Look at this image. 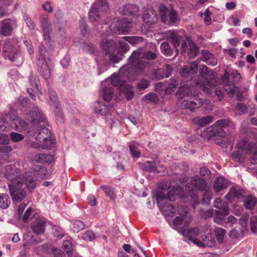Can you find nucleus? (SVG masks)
Segmentation results:
<instances>
[{"mask_svg": "<svg viewBox=\"0 0 257 257\" xmlns=\"http://www.w3.org/2000/svg\"><path fill=\"white\" fill-rule=\"evenodd\" d=\"M20 172V170L16 167V164H11L6 166L4 175L8 180L10 181V183L23 180L29 191H32L36 186L35 178L26 173L21 176Z\"/></svg>", "mask_w": 257, "mask_h": 257, "instance_id": "f257e3e1", "label": "nucleus"}, {"mask_svg": "<svg viewBox=\"0 0 257 257\" xmlns=\"http://www.w3.org/2000/svg\"><path fill=\"white\" fill-rule=\"evenodd\" d=\"M175 191L170 187L159 188L156 195L157 204L160 210L166 216H169L176 211V208L168 201L174 202Z\"/></svg>", "mask_w": 257, "mask_h": 257, "instance_id": "f03ea898", "label": "nucleus"}, {"mask_svg": "<svg viewBox=\"0 0 257 257\" xmlns=\"http://www.w3.org/2000/svg\"><path fill=\"white\" fill-rule=\"evenodd\" d=\"M157 57V54L151 51H145L139 48L134 51L129 58L130 69L135 73L142 72L148 64L144 60H152Z\"/></svg>", "mask_w": 257, "mask_h": 257, "instance_id": "7ed1b4c3", "label": "nucleus"}, {"mask_svg": "<svg viewBox=\"0 0 257 257\" xmlns=\"http://www.w3.org/2000/svg\"><path fill=\"white\" fill-rule=\"evenodd\" d=\"M199 72L202 79L196 77L192 78L191 84L193 86L202 87V90L207 93H210L209 87H214L217 84L216 81L213 78V71L204 65L200 68Z\"/></svg>", "mask_w": 257, "mask_h": 257, "instance_id": "20e7f679", "label": "nucleus"}, {"mask_svg": "<svg viewBox=\"0 0 257 257\" xmlns=\"http://www.w3.org/2000/svg\"><path fill=\"white\" fill-rule=\"evenodd\" d=\"M159 13L161 22L166 25L174 26L179 21L178 13L172 8H168L164 4H160Z\"/></svg>", "mask_w": 257, "mask_h": 257, "instance_id": "39448f33", "label": "nucleus"}, {"mask_svg": "<svg viewBox=\"0 0 257 257\" xmlns=\"http://www.w3.org/2000/svg\"><path fill=\"white\" fill-rule=\"evenodd\" d=\"M33 129L36 132V140L42 143V149H50L54 141L50 136L49 129L44 125L35 126Z\"/></svg>", "mask_w": 257, "mask_h": 257, "instance_id": "423d86ee", "label": "nucleus"}, {"mask_svg": "<svg viewBox=\"0 0 257 257\" xmlns=\"http://www.w3.org/2000/svg\"><path fill=\"white\" fill-rule=\"evenodd\" d=\"M108 10L109 5L106 0H96L89 12V19L91 22H97L100 18L101 14Z\"/></svg>", "mask_w": 257, "mask_h": 257, "instance_id": "0eeeda50", "label": "nucleus"}, {"mask_svg": "<svg viewBox=\"0 0 257 257\" xmlns=\"http://www.w3.org/2000/svg\"><path fill=\"white\" fill-rule=\"evenodd\" d=\"M101 47L111 62L116 63L121 60V56L114 54L117 45L116 42L113 39H103L101 42Z\"/></svg>", "mask_w": 257, "mask_h": 257, "instance_id": "6e6552de", "label": "nucleus"}, {"mask_svg": "<svg viewBox=\"0 0 257 257\" xmlns=\"http://www.w3.org/2000/svg\"><path fill=\"white\" fill-rule=\"evenodd\" d=\"M23 184V180L8 184L10 195L15 203L22 201L26 196V192L22 188Z\"/></svg>", "mask_w": 257, "mask_h": 257, "instance_id": "1a4fd4ad", "label": "nucleus"}, {"mask_svg": "<svg viewBox=\"0 0 257 257\" xmlns=\"http://www.w3.org/2000/svg\"><path fill=\"white\" fill-rule=\"evenodd\" d=\"M39 51L38 70L45 79H48L50 75V70L46 59L47 50L44 45H41L39 46Z\"/></svg>", "mask_w": 257, "mask_h": 257, "instance_id": "9d476101", "label": "nucleus"}, {"mask_svg": "<svg viewBox=\"0 0 257 257\" xmlns=\"http://www.w3.org/2000/svg\"><path fill=\"white\" fill-rule=\"evenodd\" d=\"M28 118L30 122L34 124L33 127L37 126V124L40 122L47 124L45 116L38 108L30 110L28 113Z\"/></svg>", "mask_w": 257, "mask_h": 257, "instance_id": "9b49d317", "label": "nucleus"}, {"mask_svg": "<svg viewBox=\"0 0 257 257\" xmlns=\"http://www.w3.org/2000/svg\"><path fill=\"white\" fill-rule=\"evenodd\" d=\"M207 140L215 139L216 138H223L225 136V131L221 128H217L213 124L211 127L207 128L201 135Z\"/></svg>", "mask_w": 257, "mask_h": 257, "instance_id": "f8f14e48", "label": "nucleus"}, {"mask_svg": "<svg viewBox=\"0 0 257 257\" xmlns=\"http://www.w3.org/2000/svg\"><path fill=\"white\" fill-rule=\"evenodd\" d=\"M1 120L7 124L8 120H12L15 124L16 129L19 131H25L28 128V124L24 119L20 118L17 116L12 115L11 113H8L1 118Z\"/></svg>", "mask_w": 257, "mask_h": 257, "instance_id": "ddd939ff", "label": "nucleus"}, {"mask_svg": "<svg viewBox=\"0 0 257 257\" xmlns=\"http://www.w3.org/2000/svg\"><path fill=\"white\" fill-rule=\"evenodd\" d=\"M48 95L49 97L48 103L50 105L55 108L54 112L56 115L62 118L63 113L59 105V101L56 92L52 88H49L48 89Z\"/></svg>", "mask_w": 257, "mask_h": 257, "instance_id": "4468645a", "label": "nucleus"}, {"mask_svg": "<svg viewBox=\"0 0 257 257\" xmlns=\"http://www.w3.org/2000/svg\"><path fill=\"white\" fill-rule=\"evenodd\" d=\"M15 21L10 19H5L0 23V34L4 36H8L12 34L14 27H16Z\"/></svg>", "mask_w": 257, "mask_h": 257, "instance_id": "2eb2a0df", "label": "nucleus"}, {"mask_svg": "<svg viewBox=\"0 0 257 257\" xmlns=\"http://www.w3.org/2000/svg\"><path fill=\"white\" fill-rule=\"evenodd\" d=\"M42 26L43 36L45 40L49 41L51 39V33L52 30V25L48 17H42L40 20Z\"/></svg>", "mask_w": 257, "mask_h": 257, "instance_id": "dca6fc26", "label": "nucleus"}, {"mask_svg": "<svg viewBox=\"0 0 257 257\" xmlns=\"http://www.w3.org/2000/svg\"><path fill=\"white\" fill-rule=\"evenodd\" d=\"M3 52L5 55V56L8 57L12 61H14L19 55L17 49L10 41H7L5 43L3 47Z\"/></svg>", "mask_w": 257, "mask_h": 257, "instance_id": "f3484780", "label": "nucleus"}, {"mask_svg": "<svg viewBox=\"0 0 257 257\" xmlns=\"http://www.w3.org/2000/svg\"><path fill=\"white\" fill-rule=\"evenodd\" d=\"M45 227L46 220L44 218H36L31 225V228L33 231L38 235L43 234Z\"/></svg>", "mask_w": 257, "mask_h": 257, "instance_id": "a211bd4d", "label": "nucleus"}, {"mask_svg": "<svg viewBox=\"0 0 257 257\" xmlns=\"http://www.w3.org/2000/svg\"><path fill=\"white\" fill-rule=\"evenodd\" d=\"M143 19L145 23L152 25L157 22L158 18L156 12L148 7L144 11Z\"/></svg>", "mask_w": 257, "mask_h": 257, "instance_id": "6ab92c4d", "label": "nucleus"}, {"mask_svg": "<svg viewBox=\"0 0 257 257\" xmlns=\"http://www.w3.org/2000/svg\"><path fill=\"white\" fill-rule=\"evenodd\" d=\"M191 185L196 190L204 191L207 187V184L204 179L201 178L197 175L191 177Z\"/></svg>", "mask_w": 257, "mask_h": 257, "instance_id": "aec40b11", "label": "nucleus"}, {"mask_svg": "<svg viewBox=\"0 0 257 257\" xmlns=\"http://www.w3.org/2000/svg\"><path fill=\"white\" fill-rule=\"evenodd\" d=\"M213 206L215 208L219 209V210L216 211V213L217 214H220L223 216H227L229 214V207L225 202L222 201L220 197H218L214 200Z\"/></svg>", "mask_w": 257, "mask_h": 257, "instance_id": "412c9836", "label": "nucleus"}, {"mask_svg": "<svg viewBox=\"0 0 257 257\" xmlns=\"http://www.w3.org/2000/svg\"><path fill=\"white\" fill-rule=\"evenodd\" d=\"M203 103V99L196 98L194 100H184L182 103V106L185 108L193 112L196 108L201 107Z\"/></svg>", "mask_w": 257, "mask_h": 257, "instance_id": "4be33fe9", "label": "nucleus"}, {"mask_svg": "<svg viewBox=\"0 0 257 257\" xmlns=\"http://www.w3.org/2000/svg\"><path fill=\"white\" fill-rule=\"evenodd\" d=\"M197 71V64L195 62H193L187 65H184L180 72V74L184 77H188L196 74Z\"/></svg>", "mask_w": 257, "mask_h": 257, "instance_id": "5701e85b", "label": "nucleus"}, {"mask_svg": "<svg viewBox=\"0 0 257 257\" xmlns=\"http://www.w3.org/2000/svg\"><path fill=\"white\" fill-rule=\"evenodd\" d=\"M244 195V191L239 187H232L228 193L225 195V198L229 201L233 198L240 199Z\"/></svg>", "mask_w": 257, "mask_h": 257, "instance_id": "b1692460", "label": "nucleus"}, {"mask_svg": "<svg viewBox=\"0 0 257 257\" xmlns=\"http://www.w3.org/2000/svg\"><path fill=\"white\" fill-rule=\"evenodd\" d=\"M229 185L228 181L224 177L219 176L216 178L213 188L216 192H219L226 189Z\"/></svg>", "mask_w": 257, "mask_h": 257, "instance_id": "393cba45", "label": "nucleus"}, {"mask_svg": "<svg viewBox=\"0 0 257 257\" xmlns=\"http://www.w3.org/2000/svg\"><path fill=\"white\" fill-rule=\"evenodd\" d=\"M120 91L124 94L127 100H131L134 97L135 92L133 90V86L131 84L126 83L124 85H121Z\"/></svg>", "mask_w": 257, "mask_h": 257, "instance_id": "a878e982", "label": "nucleus"}, {"mask_svg": "<svg viewBox=\"0 0 257 257\" xmlns=\"http://www.w3.org/2000/svg\"><path fill=\"white\" fill-rule=\"evenodd\" d=\"M138 12V8L134 5L128 4L118 10V12L122 15L130 16L135 14Z\"/></svg>", "mask_w": 257, "mask_h": 257, "instance_id": "bb28decb", "label": "nucleus"}, {"mask_svg": "<svg viewBox=\"0 0 257 257\" xmlns=\"http://www.w3.org/2000/svg\"><path fill=\"white\" fill-rule=\"evenodd\" d=\"M203 60L207 64L215 66L217 64V60L214 55L208 50H203L202 51Z\"/></svg>", "mask_w": 257, "mask_h": 257, "instance_id": "cd10ccee", "label": "nucleus"}, {"mask_svg": "<svg viewBox=\"0 0 257 257\" xmlns=\"http://www.w3.org/2000/svg\"><path fill=\"white\" fill-rule=\"evenodd\" d=\"M94 110L96 114L106 115L108 112V108L107 105L102 102L96 101L94 103Z\"/></svg>", "mask_w": 257, "mask_h": 257, "instance_id": "c85d7f7f", "label": "nucleus"}, {"mask_svg": "<svg viewBox=\"0 0 257 257\" xmlns=\"http://www.w3.org/2000/svg\"><path fill=\"white\" fill-rule=\"evenodd\" d=\"M180 231L183 236L188 237L189 239L193 241L195 240V237L198 235L199 229L194 227L187 230L181 229Z\"/></svg>", "mask_w": 257, "mask_h": 257, "instance_id": "c756f323", "label": "nucleus"}, {"mask_svg": "<svg viewBox=\"0 0 257 257\" xmlns=\"http://www.w3.org/2000/svg\"><path fill=\"white\" fill-rule=\"evenodd\" d=\"M116 28L118 32H127L131 28V23L127 19L122 18L118 21Z\"/></svg>", "mask_w": 257, "mask_h": 257, "instance_id": "7c9ffc66", "label": "nucleus"}, {"mask_svg": "<svg viewBox=\"0 0 257 257\" xmlns=\"http://www.w3.org/2000/svg\"><path fill=\"white\" fill-rule=\"evenodd\" d=\"M257 203V198L252 195H248L243 200V205L246 209L251 210Z\"/></svg>", "mask_w": 257, "mask_h": 257, "instance_id": "2f4dec72", "label": "nucleus"}, {"mask_svg": "<svg viewBox=\"0 0 257 257\" xmlns=\"http://www.w3.org/2000/svg\"><path fill=\"white\" fill-rule=\"evenodd\" d=\"M213 120V116L208 115L205 117H202L201 118L197 117L193 119L194 123L197 124L200 127H204L210 123Z\"/></svg>", "mask_w": 257, "mask_h": 257, "instance_id": "473e14b6", "label": "nucleus"}, {"mask_svg": "<svg viewBox=\"0 0 257 257\" xmlns=\"http://www.w3.org/2000/svg\"><path fill=\"white\" fill-rule=\"evenodd\" d=\"M247 149L250 152H252V154L249 158V161L252 164H257V147L253 143H248L246 146Z\"/></svg>", "mask_w": 257, "mask_h": 257, "instance_id": "72a5a7b5", "label": "nucleus"}, {"mask_svg": "<svg viewBox=\"0 0 257 257\" xmlns=\"http://www.w3.org/2000/svg\"><path fill=\"white\" fill-rule=\"evenodd\" d=\"M103 98L107 102H109L112 98L114 90L112 86H105L103 89Z\"/></svg>", "mask_w": 257, "mask_h": 257, "instance_id": "f704fd0d", "label": "nucleus"}, {"mask_svg": "<svg viewBox=\"0 0 257 257\" xmlns=\"http://www.w3.org/2000/svg\"><path fill=\"white\" fill-rule=\"evenodd\" d=\"M187 41L189 46V56L191 58H194L197 56L199 50L198 47L192 40L187 39Z\"/></svg>", "mask_w": 257, "mask_h": 257, "instance_id": "c9c22d12", "label": "nucleus"}, {"mask_svg": "<svg viewBox=\"0 0 257 257\" xmlns=\"http://www.w3.org/2000/svg\"><path fill=\"white\" fill-rule=\"evenodd\" d=\"M143 170L149 172L157 173L158 171L155 162L147 161L142 166Z\"/></svg>", "mask_w": 257, "mask_h": 257, "instance_id": "e433bc0d", "label": "nucleus"}, {"mask_svg": "<svg viewBox=\"0 0 257 257\" xmlns=\"http://www.w3.org/2000/svg\"><path fill=\"white\" fill-rule=\"evenodd\" d=\"M217 128L224 130L233 125L232 121L230 119H220L216 121L214 124Z\"/></svg>", "mask_w": 257, "mask_h": 257, "instance_id": "4c0bfd02", "label": "nucleus"}, {"mask_svg": "<svg viewBox=\"0 0 257 257\" xmlns=\"http://www.w3.org/2000/svg\"><path fill=\"white\" fill-rule=\"evenodd\" d=\"M110 81L111 84V86H118V89L120 90V86L121 85H124L126 82L120 79V76L118 75L113 74L110 77Z\"/></svg>", "mask_w": 257, "mask_h": 257, "instance_id": "58836bf2", "label": "nucleus"}, {"mask_svg": "<svg viewBox=\"0 0 257 257\" xmlns=\"http://www.w3.org/2000/svg\"><path fill=\"white\" fill-rule=\"evenodd\" d=\"M161 52L166 56H171L173 55V50L169 45V42L164 41L161 44Z\"/></svg>", "mask_w": 257, "mask_h": 257, "instance_id": "ea45409f", "label": "nucleus"}, {"mask_svg": "<svg viewBox=\"0 0 257 257\" xmlns=\"http://www.w3.org/2000/svg\"><path fill=\"white\" fill-rule=\"evenodd\" d=\"M182 37L178 35L176 33L174 32H171L170 37V40L171 42L172 43L174 47L176 49L177 54L179 52L178 50L177 49V47H179L180 46V41Z\"/></svg>", "mask_w": 257, "mask_h": 257, "instance_id": "a19ab883", "label": "nucleus"}, {"mask_svg": "<svg viewBox=\"0 0 257 257\" xmlns=\"http://www.w3.org/2000/svg\"><path fill=\"white\" fill-rule=\"evenodd\" d=\"M121 39L127 41L133 46L142 43L144 40L143 37L139 36H124Z\"/></svg>", "mask_w": 257, "mask_h": 257, "instance_id": "79ce46f5", "label": "nucleus"}, {"mask_svg": "<svg viewBox=\"0 0 257 257\" xmlns=\"http://www.w3.org/2000/svg\"><path fill=\"white\" fill-rule=\"evenodd\" d=\"M11 203V200L9 195L6 193L0 194V207L3 209H7Z\"/></svg>", "mask_w": 257, "mask_h": 257, "instance_id": "37998d69", "label": "nucleus"}, {"mask_svg": "<svg viewBox=\"0 0 257 257\" xmlns=\"http://www.w3.org/2000/svg\"><path fill=\"white\" fill-rule=\"evenodd\" d=\"M191 220V216L186 217L183 216H177L176 217L174 220V224L175 225H180L183 224L184 223L185 225H188Z\"/></svg>", "mask_w": 257, "mask_h": 257, "instance_id": "c03bdc74", "label": "nucleus"}, {"mask_svg": "<svg viewBox=\"0 0 257 257\" xmlns=\"http://www.w3.org/2000/svg\"><path fill=\"white\" fill-rule=\"evenodd\" d=\"M136 143V142H132L129 145V149L132 157L134 159H138L141 156V152L136 146L135 144Z\"/></svg>", "mask_w": 257, "mask_h": 257, "instance_id": "a18cd8bd", "label": "nucleus"}, {"mask_svg": "<svg viewBox=\"0 0 257 257\" xmlns=\"http://www.w3.org/2000/svg\"><path fill=\"white\" fill-rule=\"evenodd\" d=\"M165 77H166L165 71L162 68L155 70L151 74V78L153 80H161Z\"/></svg>", "mask_w": 257, "mask_h": 257, "instance_id": "49530a36", "label": "nucleus"}, {"mask_svg": "<svg viewBox=\"0 0 257 257\" xmlns=\"http://www.w3.org/2000/svg\"><path fill=\"white\" fill-rule=\"evenodd\" d=\"M203 244L204 246L212 247L215 244V240L214 237L210 233L207 234L203 238Z\"/></svg>", "mask_w": 257, "mask_h": 257, "instance_id": "de8ad7c7", "label": "nucleus"}, {"mask_svg": "<svg viewBox=\"0 0 257 257\" xmlns=\"http://www.w3.org/2000/svg\"><path fill=\"white\" fill-rule=\"evenodd\" d=\"M47 174L46 168L42 166H39L35 169V175L41 179L44 178Z\"/></svg>", "mask_w": 257, "mask_h": 257, "instance_id": "09e8293b", "label": "nucleus"}, {"mask_svg": "<svg viewBox=\"0 0 257 257\" xmlns=\"http://www.w3.org/2000/svg\"><path fill=\"white\" fill-rule=\"evenodd\" d=\"M214 232L218 242L219 243L222 242L223 241L224 236L226 234L225 230L222 228L218 227L215 229Z\"/></svg>", "mask_w": 257, "mask_h": 257, "instance_id": "8fccbe9b", "label": "nucleus"}, {"mask_svg": "<svg viewBox=\"0 0 257 257\" xmlns=\"http://www.w3.org/2000/svg\"><path fill=\"white\" fill-rule=\"evenodd\" d=\"M117 46L119 48L117 52L120 56H122L123 54L125 53L129 49L128 44L120 40H118V45Z\"/></svg>", "mask_w": 257, "mask_h": 257, "instance_id": "3c124183", "label": "nucleus"}, {"mask_svg": "<svg viewBox=\"0 0 257 257\" xmlns=\"http://www.w3.org/2000/svg\"><path fill=\"white\" fill-rule=\"evenodd\" d=\"M211 199L212 193L208 190H206L203 194L201 203L204 205H209L210 204Z\"/></svg>", "mask_w": 257, "mask_h": 257, "instance_id": "603ef678", "label": "nucleus"}, {"mask_svg": "<svg viewBox=\"0 0 257 257\" xmlns=\"http://www.w3.org/2000/svg\"><path fill=\"white\" fill-rule=\"evenodd\" d=\"M100 188L111 200L115 198L116 196L114 193L113 189L110 186L102 185Z\"/></svg>", "mask_w": 257, "mask_h": 257, "instance_id": "864d4df0", "label": "nucleus"}, {"mask_svg": "<svg viewBox=\"0 0 257 257\" xmlns=\"http://www.w3.org/2000/svg\"><path fill=\"white\" fill-rule=\"evenodd\" d=\"M180 83V79L175 77L171 78L168 84V89H171L173 91H175Z\"/></svg>", "mask_w": 257, "mask_h": 257, "instance_id": "5fc2aeb1", "label": "nucleus"}, {"mask_svg": "<svg viewBox=\"0 0 257 257\" xmlns=\"http://www.w3.org/2000/svg\"><path fill=\"white\" fill-rule=\"evenodd\" d=\"M85 226L84 223L81 220H76L73 223V229L74 231L79 232L82 230Z\"/></svg>", "mask_w": 257, "mask_h": 257, "instance_id": "6e6d98bb", "label": "nucleus"}, {"mask_svg": "<svg viewBox=\"0 0 257 257\" xmlns=\"http://www.w3.org/2000/svg\"><path fill=\"white\" fill-rule=\"evenodd\" d=\"M150 85V82L145 79L140 80L137 84V88L139 90L147 88Z\"/></svg>", "mask_w": 257, "mask_h": 257, "instance_id": "4d7b16f0", "label": "nucleus"}, {"mask_svg": "<svg viewBox=\"0 0 257 257\" xmlns=\"http://www.w3.org/2000/svg\"><path fill=\"white\" fill-rule=\"evenodd\" d=\"M224 89L229 95H233L235 92L236 87L233 83H227L224 85Z\"/></svg>", "mask_w": 257, "mask_h": 257, "instance_id": "13d9d810", "label": "nucleus"}, {"mask_svg": "<svg viewBox=\"0 0 257 257\" xmlns=\"http://www.w3.org/2000/svg\"><path fill=\"white\" fill-rule=\"evenodd\" d=\"M144 99L146 101L157 103L159 101L158 96L153 93H150L144 96Z\"/></svg>", "mask_w": 257, "mask_h": 257, "instance_id": "bf43d9fd", "label": "nucleus"}, {"mask_svg": "<svg viewBox=\"0 0 257 257\" xmlns=\"http://www.w3.org/2000/svg\"><path fill=\"white\" fill-rule=\"evenodd\" d=\"M29 82L32 87L38 89L39 81L38 78L37 76L31 74L29 77Z\"/></svg>", "mask_w": 257, "mask_h": 257, "instance_id": "052dcab7", "label": "nucleus"}, {"mask_svg": "<svg viewBox=\"0 0 257 257\" xmlns=\"http://www.w3.org/2000/svg\"><path fill=\"white\" fill-rule=\"evenodd\" d=\"M236 109L239 115L245 114L247 112V108L245 104L242 103H237Z\"/></svg>", "mask_w": 257, "mask_h": 257, "instance_id": "680f3d73", "label": "nucleus"}, {"mask_svg": "<svg viewBox=\"0 0 257 257\" xmlns=\"http://www.w3.org/2000/svg\"><path fill=\"white\" fill-rule=\"evenodd\" d=\"M199 214L202 218L206 219L211 217L213 215V210L209 209L207 210H200Z\"/></svg>", "mask_w": 257, "mask_h": 257, "instance_id": "e2e57ef3", "label": "nucleus"}, {"mask_svg": "<svg viewBox=\"0 0 257 257\" xmlns=\"http://www.w3.org/2000/svg\"><path fill=\"white\" fill-rule=\"evenodd\" d=\"M83 49L85 51L91 54L94 53L96 50L95 46L91 43H84Z\"/></svg>", "mask_w": 257, "mask_h": 257, "instance_id": "0e129e2a", "label": "nucleus"}, {"mask_svg": "<svg viewBox=\"0 0 257 257\" xmlns=\"http://www.w3.org/2000/svg\"><path fill=\"white\" fill-rule=\"evenodd\" d=\"M11 139L12 141L14 142H18L22 140H23L24 138V137L22 134H20L18 133L13 132L10 135Z\"/></svg>", "mask_w": 257, "mask_h": 257, "instance_id": "69168bd1", "label": "nucleus"}, {"mask_svg": "<svg viewBox=\"0 0 257 257\" xmlns=\"http://www.w3.org/2000/svg\"><path fill=\"white\" fill-rule=\"evenodd\" d=\"M190 91V87L188 86H181L179 87L178 93L184 96H188Z\"/></svg>", "mask_w": 257, "mask_h": 257, "instance_id": "338daca9", "label": "nucleus"}, {"mask_svg": "<svg viewBox=\"0 0 257 257\" xmlns=\"http://www.w3.org/2000/svg\"><path fill=\"white\" fill-rule=\"evenodd\" d=\"M231 158L233 160L240 163L243 162V159L241 158V153L239 150L234 151L231 155Z\"/></svg>", "mask_w": 257, "mask_h": 257, "instance_id": "774afa93", "label": "nucleus"}]
</instances>
